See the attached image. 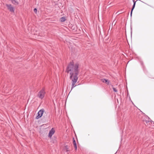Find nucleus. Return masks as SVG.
I'll list each match as a JSON object with an SVG mask.
<instances>
[{"label":"nucleus","instance_id":"1","mask_svg":"<svg viewBox=\"0 0 154 154\" xmlns=\"http://www.w3.org/2000/svg\"><path fill=\"white\" fill-rule=\"evenodd\" d=\"M79 65L78 63L75 64L73 62H71L67 66L66 72L69 74V79L72 81L71 91L76 85L75 84L77 82L78 77V75L79 72Z\"/></svg>","mask_w":154,"mask_h":154},{"label":"nucleus","instance_id":"2","mask_svg":"<svg viewBox=\"0 0 154 154\" xmlns=\"http://www.w3.org/2000/svg\"><path fill=\"white\" fill-rule=\"evenodd\" d=\"M45 94V90L43 88L38 92L37 97L40 99H42L44 97Z\"/></svg>","mask_w":154,"mask_h":154},{"label":"nucleus","instance_id":"3","mask_svg":"<svg viewBox=\"0 0 154 154\" xmlns=\"http://www.w3.org/2000/svg\"><path fill=\"white\" fill-rule=\"evenodd\" d=\"M6 6L8 10L11 12H14L15 9L11 4H6Z\"/></svg>","mask_w":154,"mask_h":154},{"label":"nucleus","instance_id":"4","mask_svg":"<svg viewBox=\"0 0 154 154\" xmlns=\"http://www.w3.org/2000/svg\"><path fill=\"white\" fill-rule=\"evenodd\" d=\"M44 110L43 109H41L40 110L38 113V115L36 117V119H38L40 118L41 117L43 113Z\"/></svg>","mask_w":154,"mask_h":154},{"label":"nucleus","instance_id":"5","mask_svg":"<svg viewBox=\"0 0 154 154\" xmlns=\"http://www.w3.org/2000/svg\"><path fill=\"white\" fill-rule=\"evenodd\" d=\"M55 130L53 128H52L48 134V136L50 138H51L53 135L54 134Z\"/></svg>","mask_w":154,"mask_h":154},{"label":"nucleus","instance_id":"6","mask_svg":"<svg viewBox=\"0 0 154 154\" xmlns=\"http://www.w3.org/2000/svg\"><path fill=\"white\" fill-rule=\"evenodd\" d=\"M73 145L74 146L75 149L76 150L77 149V146L76 145V143L75 141L74 138H73Z\"/></svg>","mask_w":154,"mask_h":154},{"label":"nucleus","instance_id":"7","mask_svg":"<svg viewBox=\"0 0 154 154\" xmlns=\"http://www.w3.org/2000/svg\"><path fill=\"white\" fill-rule=\"evenodd\" d=\"M101 81L103 83H106L108 85L109 83V82L107 79H101Z\"/></svg>","mask_w":154,"mask_h":154},{"label":"nucleus","instance_id":"8","mask_svg":"<svg viewBox=\"0 0 154 154\" xmlns=\"http://www.w3.org/2000/svg\"><path fill=\"white\" fill-rule=\"evenodd\" d=\"M11 2L12 4L15 5H17L19 4V2L16 0H12Z\"/></svg>","mask_w":154,"mask_h":154},{"label":"nucleus","instance_id":"9","mask_svg":"<svg viewBox=\"0 0 154 154\" xmlns=\"http://www.w3.org/2000/svg\"><path fill=\"white\" fill-rule=\"evenodd\" d=\"M66 20V19L65 17H63L61 18L60 19V20L61 22H64Z\"/></svg>","mask_w":154,"mask_h":154},{"label":"nucleus","instance_id":"10","mask_svg":"<svg viewBox=\"0 0 154 154\" xmlns=\"http://www.w3.org/2000/svg\"><path fill=\"white\" fill-rule=\"evenodd\" d=\"M133 2H134V4H133V5L132 8H135V4H136V1H135V0H133Z\"/></svg>","mask_w":154,"mask_h":154},{"label":"nucleus","instance_id":"11","mask_svg":"<svg viewBox=\"0 0 154 154\" xmlns=\"http://www.w3.org/2000/svg\"><path fill=\"white\" fill-rule=\"evenodd\" d=\"M141 64L142 65L143 68V69H144L145 68V67L143 65V62L141 63Z\"/></svg>","mask_w":154,"mask_h":154},{"label":"nucleus","instance_id":"12","mask_svg":"<svg viewBox=\"0 0 154 154\" xmlns=\"http://www.w3.org/2000/svg\"><path fill=\"white\" fill-rule=\"evenodd\" d=\"M113 88V90L115 92H117V90L116 89V88Z\"/></svg>","mask_w":154,"mask_h":154},{"label":"nucleus","instance_id":"13","mask_svg":"<svg viewBox=\"0 0 154 154\" xmlns=\"http://www.w3.org/2000/svg\"><path fill=\"white\" fill-rule=\"evenodd\" d=\"M134 9V8H132V9H131V13H130V14H131V16H132V12H133V10Z\"/></svg>","mask_w":154,"mask_h":154},{"label":"nucleus","instance_id":"14","mask_svg":"<svg viewBox=\"0 0 154 154\" xmlns=\"http://www.w3.org/2000/svg\"><path fill=\"white\" fill-rule=\"evenodd\" d=\"M33 11L35 13H36L37 11V9L36 8H35L34 9Z\"/></svg>","mask_w":154,"mask_h":154},{"label":"nucleus","instance_id":"15","mask_svg":"<svg viewBox=\"0 0 154 154\" xmlns=\"http://www.w3.org/2000/svg\"><path fill=\"white\" fill-rule=\"evenodd\" d=\"M65 148H66V149H68V146H65Z\"/></svg>","mask_w":154,"mask_h":154},{"label":"nucleus","instance_id":"16","mask_svg":"<svg viewBox=\"0 0 154 154\" xmlns=\"http://www.w3.org/2000/svg\"><path fill=\"white\" fill-rule=\"evenodd\" d=\"M137 1H140V0H137Z\"/></svg>","mask_w":154,"mask_h":154},{"label":"nucleus","instance_id":"17","mask_svg":"<svg viewBox=\"0 0 154 154\" xmlns=\"http://www.w3.org/2000/svg\"><path fill=\"white\" fill-rule=\"evenodd\" d=\"M11 0V1L12 0Z\"/></svg>","mask_w":154,"mask_h":154}]
</instances>
